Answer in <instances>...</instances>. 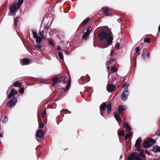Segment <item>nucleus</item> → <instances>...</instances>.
Wrapping results in <instances>:
<instances>
[{"label": "nucleus", "instance_id": "a878e982", "mask_svg": "<svg viewBox=\"0 0 160 160\" xmlns=\"http://www.w3.org/2000/svg\"><path fill=\"white\" fill-rule=\"evenodd\" d=\"M89 18H88L86 19H85L81 23V24L82 25H84L86 24L89 20Z\"/></svg>", "mask_w": 160, "mask_h": 160}, {"label": "nucleus", "instance_id": "a18cd8bd", "mask_svg": "<svg viewBox=\"0 0 160 160\" xmlns=\"http://www.w3.org/2000/svg\"><path fill=\"white\" fill-rule=\"evenodd\" d=\"M14 95L12 93V92H11L8 95V98H11Z\"/></svg>", "mask_w": 160, "mask_h": 160}, {"label": "nucleus", "instance_id": "7ed1b4c3", "mask_svg": "<svg viewBox=\"0 0 160 160\" xmlns=\"http://www.w3.org/2000/svg\"><path fill=\"white\" fill-rule=\"evenodd\" d=\"M17 102V98H12L11 100L7 103V104L8 105V106L12 108L16 104Z\"/></svg>", "mask_w": 160, "mask_h": 160}, {"label": "nucleus", "instance_id": "c85d7f7f", "mask_svg": "<svg viewBox=\"0 0 160 160\" xmlns=\"http://www.w3.org/2000/svg\"><path fill=\"white\" fill-rule=\"evenodd\" d=\"M11 92H12L14 95H16L18 93V92L15 89H14L13 88H12L11 89Z\"/></svg>", "mask_w": 160, "mask_h": 160}, {"label": "nucleus", "instance_id": "9d476101", "mask_svg": "<svg viewBox=\"0 0 160 160\" xmlns=\"http://www.w3.org/2000/svg\"><path fill=\"white\" fill-rule=\"evenodd\" d=\"M106 108H107V113L108 114L110 113L112 109V104L110 102H108L106 106Z\"/></svg>", "mask_w": 160, "mask_h": 160}, {"label": "nucleus", "instance_id": "b1692460", "mask_svg": "<svg viewBox=\"0 0 160 160\" xmlns=\"http://www.w3.org/2000/svg\"><path fill=\"white\" fill-rule=\"evenodd\" d=\"M89 34L87 33L86 32H84L83 34V36L82 37V38L86 40L88 37L89 35Z\"/></svg>", "mask_w": 160, "mask_h": 160}, {"label": "nucleus", "instance_id": "393cba45", "mask_svg": "<svg viewBox=\"0 0 160 160\" xmlns=\"http://www.w3.org/2000/svg\"><path fill=\"white\" fill-rule=\"evenodd\" d=\"M35 46L36 48L39 49L41 48H42V46L40 43H37L35 45Z\"/></svg>", "mask_w": 160, "mask_h": 160}, {"label": "nucleus", "instance_id": "4be33fe9", "mask_svg": "<svg viewBox=\"0 0 160 160\" xmlns=\"http://www.w3.org/2000/svg\"><path fill=\"white\" fill-rule=\"evenodd\" d=\"M35 38L36 39V42L37 43H40L42 41L43 38L37 36L36 38Z\"/></svg>", "mask_w": 160, "mask_h": 160}, {"label": "nucleus", "instance_id": "c756f323", "mask_svg": "<svg viewBox=\"0 0 160 160\" xmlns=\"http://www.w3.org/2000/svg\"><path fill=\"white\" fill-rule=\"evenodd\" d=\"M92 31V28L91 27H89L88 28L86 32L90 34L91 33Z\"/></svg>", "mask_w": 160, "mask_h": 160}, {"label": "nucleus", "instance_id": "13d9d810", "mask_svg": "<svg viewBox=\"0 0 160 160\" xmlns=\"http://www.w3.org/2000/svg\"><path fill=\"white\" fill-rule=\"evenodd\" d=\"M100 113H101V115L103 117V115H102V112L101 111H100Z\"/></svg>", "mask_w": 160, "mask_h": 160}, {"label": "nucleus", "instance_id": "473e14b6", "mask_svg": "<svg viewBox=\"0 0 160 160\" xmlns=\"http://www.w3.org/2000/svg\"><path fill=\"white\" fill-rule=\"evenodd\" d=\"M111 71L113 72H114L117 71L116 68L114 66H112L111 67Z\"/></svg>", "mask_w": 160, "mask_h": 160}, {"label": "nucleus", "instance_id": "6e6552de", "mask_svg": "<svg viewBox=\"0 0 160 160\" xmlns=\"http://www.w3.org/2000/svg\"><path fill=\"white\" fill-rule=\"evenodd\" d=\"M123 127L125 128L126 130L128 132H131L132 128L129 125L127 122H125L123 123Z\"/></svg>", "mask_w": 160, "mask_h": 160}, {"label": "nucleus", "instance_id": "a19ab883", "mask_svg": "<svg viewBox=\"0 0 160 160\" xmlns=\"http://www.w3.org/2000/svg\"><path fill=\"white\" fill-rule=\"evenodd\" d=\"M8 118L7 116H5L3 120V122H6L8 121Z\"/></svg>", "mask_w": 160, "mask_h": 160}, {"label": "nucleus", "instance_id": "2eb2a0df", "mask_svg": "<svg viewBox=\"0 0 160 160\" xmlns=\"http://www.w3.org/2000/svg\"><path fill=\"white\" fill-rule=\"evenodd\" d=\"M152 146V144L149 143L148 140L147 141H145L144 142V148H148Z\"/></svg>", "mask_w": 160, "mask_h": 160}, {"label": "nucleus", "instance_id": "4c0bfd02", "mask_svg": "<svg viewBox=\"0 0 160 160\" xmlns=\"http://www.w3.org/2000/svg\"><path fill=\"white\" fill-rule=\"evenodd\" d=\"M39 127L40 129L43 128L44 127V125L42 122L39 123Z\"/></svg>", "mask_w": 160, "mask_h": 160}, {"label": "nucleus", "instance_id": "5fc2aeb1", "mask_svg": "<svg viewBox=\"0 0 160 160\" xmlns=\"http://www.w3.org/2000/svg\"><path fill=\"white\" fill-rule=\"evenodd\" d=\"M61 49V48L59 46H58L57 47V49L58 50H59Z\"/></svg>", "mask_w": 160, "mask_h": 160}, {"label": "nucleus", "instance_id": "052dcab7", "mask_svg": "<svg viewBox=\"0 0 160 160\" xmlns=\"http://www.w3.org/2000/svg\"><path fill=\"white\" fill-rule=\"evenodd\" d=\"M71 113V111H69V112L68 113Z\"/></svg>", "mask_w": 160, "mask_h": 160}, {"label": "nucleus", "instance_id": "5701e85b", "mask_svg": "<svg viewBox=\"0 0 160 160\" xmlns=\"http://www.w3.org/2000/svg\"><path fill=\"white\" fill-rule=\"evenodd\" d=\"M23 2V0H19L17 4V6L18 8H19L22 5Z\"/></svg>", "mask_w": 160, "mask_h": 160}, {"label": "nucleus", "instance_id": "2f4dec72", "mask_svg": "<svg viewBox=\"0 0 160 160\" xmlns=\"http://www.w3.org/2000/svg\"><path fill=\"white\" fill-rule=\"evenodd\" d=\"M66 76L65 75L63 76L62 77L59 78V82H61L64 81L66 79Z\"/></svg>", "mask_w": 160, "mask_h": 160}, {"label": "nucleus", "instance_id": "79ce46f5", "mask_svg": "<svg viewBox=\"0 0 160 160\" xmlns=\"http://www.w3.org/2000/svg\"><path fill=\"white\" fill-rule=\"evenodd\" d=\"M48 42L50 44H51L53 47L54 46V43L52 40H50Z\"/></svg>", "mask_w": 160, "mask_h": 160}, {"label": "nucleus", "instance_id": "de8ad7c7", "mask_svg": "<svg viewBox=\"0 0 160 160\" xmlns=\"http://www.w3.org/2000/svg\"><path fill=\"white\" fill-rule=\"evenodd\" d=\"M146 153L148 155H150L151 153L149 152L148 150H146L145 151Z\"/></svg>", "mask_w": 160, "mask_h": 160}, {"label": "nucleus", "instance_id": "dca6fc26", "mask_svg": "<svg viewBox=\"0 0 160 160\" xmlns=\"http://www.w3.org/2000/svg\"><path fill=\"white\" fill-rule=\"evenodd\" d=\"M125 106L121 105L119 106L118 108V112L119 113H121L125 110Z\"/></svg>", "mask_w": 160, "mask_h": 160}, {"label": "nucleus", "instance_id": "e433bc0d", "mask_svg": "<svg viewBox=\"0 0 160 160\" xmlns=\"http://www.w3.org/2000/svg\"><path fill=\"white\" fill-rule=\"evenodd\" d=\"M131 136V134L130 133H128L126 134L125 136V139H127Z\"/></svg>", "mask_w": 160, "mask_h": 160}, {"label": "nucleus", "instance_id": "39448f33", "mask_svg": "<svg viewBox=\"0 0 160 160\" xmlns=\"http://www.w3.org/2000/svg\"><path fill=\"white\" fill-rule=\"evenodd\" d=\"M103 10V14L105 16H108L111 15L109 13L110 12L111 10L108 7H104L102 8Z\"/></svg>", "mask_w": 160, "mask_h": 160}, {"label": "nucleus", "instance_id": "9b49d317", "mask_svg": "<svg viewBox=\"0 0 160 160\" xmlns=\"http://www.w3.org/2000/svg\"><path fill=\"white\" fill-rule=\"evenodd\" d=\"M152 150L155 153L160 152V147L158 146H154L152 148Z\"/></svg>", "mask_w": 160, "mask_h": 160}, {"label": "nucleus", "instance_id": "1a4fd4ad", "mask_svg": "<svg viewBox=\"0 0 160 160\" xmlns=\"http://www.w3.org/2000/svg\"><path fill=\"white\" fill-rule=\"evenodd\" d=\"M114 89V86L112 84L108 85L107 87V90L109 92H111Z\"/></svg>", "mask_w": 160, "mask_h": 160}, {"label": "nucleus", "instance_id": "aec40b11", "mask_svg": "<svg viewBox=\"0 0 160 160\" xmlns=\"http://www.w3.org/2000/svg\"><path fill=\"white\" fill-rule=\"evenodd\" d=\"M32 32L33 36L34 38H36V37L38 36L36 30L35 29H32Z\"/></svg>", "mask_w": 160, "mask_h": 160}, {"label": "nucleus", "instance_id": "20e7f679", "mask_svg": "<svg viewBox=\"0 0 160 160\" xmlns=\"http://www.w3.org/2000/svg\"><path fill=\"white\" fill-rule=\"evenodd\" d=\"M18 7L15 4H12L9 7L10 11L12 15H13L17 10L18 9Z\"/></svg>", "mask_w": 160, "mask_h": 160}, {"label": "nucleus", "instance_id": "a211bd4d", "mask_svg": "<svg viewBox=\"0 0 160 160\" xmlns=\"http://www.w3.org/2000/svg\"><path fill=\"white\" fill-rule=\"evenodd\" d=\"M71 79L70 78L68 82V83H67L66 86L65 88L64 91H66L67 90H68L70 87L71 85Z\"/></svg>", "mask_w": 160, "mask_h": 160}, {"label": "nucleus", "instance_id": "c9c22d12", "mask_svg": "<svg viewBox=\"0 0 160 160\" xmlns=\"http://www.w3.org/2000/svg\"><path fill=\"white\" fill-rule=\"evenodd\" d=\"M118 135L120 136H124V132L123 130H122L119 132Z\"/></svg>", "mask_w": 160, "mask_h": 160}, {"label": "nucleus", "instance_id": "4d7b16f0", "mask_svg": "<svg viewBox=\"0 0 160 160\" xmlns=\"http://www.w3.org/2000/svg\"><path fill=\"white\" fill-rule=\"evenodd\" d=\"M118 21L119 23H120V22H121V20L119 19H118Z\"/></svg>", "mask_w": 160, "mask_h": 160}, {"label": "nucleus", "instance_id": "f8f14e48", "mask_svg": "<svg viewBox=\"0 0 160 160\" xmlns=\"http://www.w3.org/2000/svg\"><path fill=\"white\" fill-rule=\"evenodd\" d=\"M114 117L117 121L118 122H120L121 121V119L120 118L119 115H118L116 112H114Z\"/></svg>", "mask_w": 160, "mask_h": 160}, {"label": "nucleus", "instance_id": "8fccbe9b", "mask_svg": "<svg viewBox=\"0 0 160 160\" xmlns=\"http://www.w3.org/2000/svg\"><path fill=\"white\" fill-rule=\"evenodd\" d=\"M119 47H120V44H118L116 45V48L117 49H118L119 48Z\"/></svg>", "mask_w": 160, "mask_h": 160}, {"label": "nucleus", "instance_id": "ddd939ff", "mask_svg": "<svg viewBox=\"0 0 160 160\" xmlns=\"http://www.w3.org/2000/svg\"><path fill=\"white\" fill-rule=\"evenodd\" d=\"M142 141V139L141 137L138 138L136 140L135 142V146H140L141 143Z\"/></svg>", "mask_w": 160, "mask_h": 160}, {"label": "nucleus", "instance_id": "864d4df0", "mask_svg": "<svg viewBox=\"0 0 160 160\" xmlns=\"http://www.w3.org/2000/svg\"><path fill=\"white\" fill-rule=\"evenodd\" d=\"M147 56L149 58L150 57V54L148 52L147 53Z\"/></svg>", "mask_w": 160, "mask_h": 160}, {"label": "nucleus", "instance_id": "f03ea898", "mask_svg": "<svg viewBox=\"0 0 160 160\" xmlns=\"http://www.w3.org/2000/svg\"><path fill=\"white\" fill-rule=\"evenodd\" d=\"M146 156L143 154V151H141L139 154L136 152L132 153L128 157V160H145Z\"/></svg>", "mask_w": 160, "mask_h": 160}, {"label": "nucleus", "instance_id": "f704fd0d", "mask_svg": "<svg viewBox=\"0 0 160 160\" xmlns=\"http://www.w3.org/2000/svg\"><path fill=\"white\" fill-rule=\"evenodd\" d=\"M46 109H45L41 113V116L43 118L45 117L46 114Z\"/></svg>", "mask_w": 160, "mask_h": 160}, {"label": "nucleus", "instance_id": "423d86ee", "mask_svg": "<svg viewBox=\"0 0 160 160\" xmlns=\"http://www.w3.org/2000/svg\"><path fill=\"white\" fill-rule=\"evenodd\" d=\"M44 135V133L41 129H39L37 132L36 135L39 138L43 137Z\"/></svg>", "mask_w": 160, "mask_h": 160}, {"label": "nucleus", "instance_id": "6ab92c4d", "mask_svg": "<svg viewBox=\"0 0 160 160\" xmlns=\"http://www.w3.org/2000/svg\"><path fill=\"white\" fill-rule=\"evenodd\" d=\"M106 107V104L105 102H103L102 103L100 106V111H103L104 110Z\"/></svg>", "mask_w": 160, "mask_h": 160}, {"label": "nucleus", "instance_id": "72a5a7b5", "mask_svg": "<svg viewBox=\"0 0 160 160\" xmlns=\"http://www.w3.org/2000/svg\"><path fill=\"white\" fill-rule=\"evenodd\" d=\"M19 92L21 94H23L24 92V88L22 87L20 88H19Z\"/></svg>", "mask_w": 160, "mask_h": 160}, {"label": "nucleus", "instance_id": "58836bf2", "mask_svg": "<svg viewBox=\"0 0 160 160\" xmlns=\"http://www.w3.org/2000/svg\"><path fill=\"white\" fill-rule=\"evenodd\" d=\"M18 21V19L17 18H15L14 21L16 27H17V23Z\"/></svg>", "mask_w": 160, "mask_h": 160}, {"label": "nucleus", "instance_id": "f257e3e1", "mask_svg": "<svg viewBox=\"0 0 160 160\" xmlns=\"http://www.w3.org/2000/svg\"><path fill=\"white\" fill-rule=\"evenodd\" d=\"M98 37L101 40L99 44L102 48L107 47L112 43V37L105 31L102 32L99 35Z\"/></svg>", "mask_w": 160, "mask_h": 160}, {"label": "nucleus", "instance_id": "0eeeda50", "mask_svg": "<svg viewBox=\"0 0 160 160\" xmlns=\"http://www.w3.org/2000/svg\"><path fill=\"white\" fill-rule=\"evenodd\" d=\"M129 93V92L124 91L122 94L121 97L122 99L124 101L127 99V97Z\"/></svg>", "mask_w": 160, "mask_h": 160}, {"label": "nucleus", "instance_id": "412c9836", "mask_svg": "<svg viewBox=\"0 0 160 160\" xmlns=\"http://www.w3.org/2000/svg\"><path fill=\"white\" fill-rule=\"evenodd\" d=\"M148 140L149 142V143L152 144H155L156 142L155 140L152 138H149L148 139Z\"/></svg>", "mask_w": 160, "mask_h": 160}, {"label": "nucleus", "instance_id": "c03bdc74", "mask_svg": "<svg viewBox=\"0 0 160 160\" xmlns=\"http://www.w3.org/2000/svg\"><path fill=\"white\" fill-rule=\"evenodd\" d=\"M135 50L136 52L137 53H138L140 51V47H138L136 48L135 49Z\"/></svg>", "mask_w": 160, "mask_h": 160}, {"label": "nucleus", "instance_id": "bf43d9fd", "mask_svg": "<svg viewBox=\"0 0 160 160\" xmlns=\"http://www.w3.org/2000/svg\"><path fill=\"white\" fill-rule=\"evenodd\" d=\"M107 69H108V70H109V68H109V66H108V67H107Z\"/></svg>", "mask_w": 160, "mask_h": 160}, {"label": "nucleus", "instance_id": "ea45409f", "mask_svg": "<svg viewBox=\"0 0 160 160\" xmlns=\"http://www.w3.org/2000/svg\"><path fill=\"white\" fill-rule=\"evenodd\" d=\"M144 42L147 43H149L150 42V39L149 38H145Z\"/></svg>", "mask_w": 160, "mask_h": 160}, {"label": "nucleus", "instance_id": "680f3d73", "mask_svg": "<svg viewBox=\"0 0 160 160\" xmlns=\"http://www.w3.org/2000/svg\"><path fill=\"white\" fill-rule=\"evenodd\" d=\"M91 93H90V95H89V96H91Z\"/></svg>", "mask_w": 160, "mask_h": 160}, {"label": "nucleus", "instance_id": "7c9ffc66", "mask_svg": "<svg viewBox=\"0 0 160 160\" xmlns=\"http://www.w3.org/2000/svg\"><path fill=\"white\" fill-rule=\"evenodd\" d=\"M58 55L60 58L62 59H63V53L61 52H58Z\"/></svg>", "mask_w": 160, "mask_h": 160}, {"label": "nucleus", "instance_id": "3c124183", "mask_svg": "<svg viewBox=\"0 0 160 160\" xmlns=\"http://www.w3.org/2000/svg\"><path fill=\"white\" fill-rule=\"evenodd\" d=\"M65 54H66L67 55H68L69 54V53L68 51H65Z\"/></svg>", "mask_w": 160, "mask_h": 160}, {"label": "nucleus", "instance_id": "f3484780", "mask_svg": "<svg viewBox=\"0 0 160 160\" xmlns=\"http://www.w3.org/2000/svg\"><path fill=\"white\" fill-rule=\"evenodd\" d=\"M23 64H22V65H27L29 64V60L28 58H24L22 61Z\"/></svg>", "mask_w": 160, "mask_h": 160}, {"label": "nucleus", "instance_id": "cd10ccee", "mask_svg": "<svg viewBox=\"0 0 160 160\" xmlns=\"http://www.w3.org/2000/svg\"><path fill=\"white\" fill-rule=\"evenodd\" d=\"M128 86H129L128 84H125L123 86V88H124V91L129 92L128 90Z\"/></svg>", "mask_w": 160, "mask_h": 160}, {"label": "nucleus", "instance_id": "4468645a", "mask_svg": "<svg viewBox=\"0 0 160 160\" xmlns=\"http://www.w3.org/2000/svg\"><path fill=\"white\" fill-rule=\"evenodd\" d=\"M52 81H53L52 85L53 86H55L57 82L59 81V78L58 77H54L52 79Z\"/></svg>", "mask_w": 160, "mask_h": 160}, {"label": "nucleus", "instance_id": "6e6d98bb", "mask_svg": "<svg viewBox=\"0 0 160 160\" xmlns=\"http://www.w3.org/2000/svg\"><path fill=\"white\" fill-rule=\"evenodd\" d=\"M157 135L160 137V131L158 132L157 134Z\"/></svg>", "mask_w": 160, "mask_h": 160}, {"label": "nucleus", "instance_id": "49530a36", "mask_svg": "<svg viewBox=\"0 0 160 160\" xmlns=\"http://www.w3.org/2000/svg\"><path fill=\"white\" fill-rule=\"evenodd\" d=\"M39 35L42 37L44 36V33L43 31H41L39 33Z\"/></svg>", "mask_w": 160, "mask_h": 160}, {"label": "nucleus", "instance_id": "603ef678", "mask_svg": "<svg viewBox=\"0 0 160 160\" xmlns=\"http://www.w3.org/2000/svg\"><path fill=\"white\" fill-rule=\"evenodd\" d=\"M114 51L113 50H111V52H110V55L111 56L112 55V53Z\"/></svg>", "mask_w": 160, "mask_h": 160}, {"label": "nucleus", "instance_id": "bb28decb", "mask_svg": "<svg viewBox=\"0 0 160 160\" xmlns=\"http://www.w3.org/2000/svg\"><path fill=\"white\" fill-rule=\"evenodd\" d=\"M14 86L16 87H19L21 86V83L19 82H15L14 84Z\"/></svg>", "mask_w": 160, "mask_h": 160}, {"label": "nucleus", "instance_id": "37998d69", "mask_svg": "<svg viewBox=\"0 0 160 160\" xmlns=\"http://www.w3.org/2000/svg\"><path fill=\"white\" fill-rule=\"evenodd\" d=\"M135 147L136 148V150L138 151H140V146H135Z\"/></svg>", "mask_w": 160, "mask_h": 160}, {"label": "nucleus", "instance_id": "09e8293b", "mask_svg": "<svg viewBox=\"0 0 160 160\" xmlns=\"http://www.w3.org/2000/svg\"><path fill=\"white\" fill-rule=\"evenodd\" d=\"M4 134V133L3 132H2L0 133V137H3V135Z\"/></svg>", "mask_w": 160, "mask_h": 160}]
</instances>
